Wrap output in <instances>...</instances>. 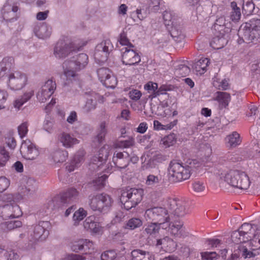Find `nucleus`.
<instances>
[{
  "instance_id": "nucleus-1",
  "label": "nucleus",
  "mask_w": 260,
  "mask_h": 260,
  "mask_svg": "<svg viewBox=\"0 0 260 260\" xmlns=\"http://www.w3.org/2000/svg\"><path fill=\"white\" fill-rule=\"evenodd\" d=\"M202 162L196 159L184 158L171 161L168 168V178L172 182H179L188 179L191 174Z\"/></svg>"
},
{
  "instance_id": "nucleus-2",
  "label": "nucleus",
  "mask_w": 260,
  "mask_h": 260,
  "mask_svg": "<svg viewBox=\"0 0 260 260\" xmlns=\"http://www.w3.org/2000/svg\"><path fill=\"white\" fill-rule=\"evenodd\" d=\"M202 162L196 159L184 158L171 161L168 168V178L172 182H179L188 179L191 174Z\"/></svg>"
},
{
  "instance_id": "nucleus-3",
  "label": "nucleus",
  "mask_w": 260,
  "mask_h": 260,
  "mask_svg": "<svg viewBox=\"0 0 260 260\" xmlns=\"http://www.w3.org/2000/svg\"><path fill=\"white\" fill-rule=\"evenodd\" d=\"M220 178L233 187L246 190L250 185L249 178L244 172L231 170L221 174Z\"/></svg>"
},
{
  "instance_id": "nucleus-4",
  "label": "nucleus",
  "mask_w": 260,
  "mask_h": 260,
  "mask_svg": "<svg viewBox=\"0 0 260 260\" xmlns=\"http://www.w3.org/2000/svg\"><path fill=\"white\" fill-rule=\"evenodd\" d=\"M112 203L111 197L104 193L90 194L88 196L89 205L93 211L107 212L112 206Z\"/></svg>"
},
{
  "instance_id": "nucleus-5",
  "label": "nucleus",
  "mask_w": 260,
  "mask_h": 260,
  "mask_svg": "<svg viewBox=\"0 0 260 260\" xmlns=\"http://www.w3.org/2000/svg\"><path fill=\"white\" fill-rule=\"evenodd\" d=\"M239 36L244 42L254 43L260 38V19H253L249 26L247 25L241 27L238 31Z\"/></svg>"
},
{
  "instance_id": "nucleus-6",
  "label": "nucleus",
  "mask_w": 260,
  "mask_h": 260,
  "mask_svg": "<svg viewBox=\"0 0 260 260\" xmlns=\"http://www.w3.org/2000/svg\"><path fill=\"white\" fill-rule=\"evenodd\" d=\"M143 189L141 188H131L122 192L120 202L124 208L129 210L136 207L142 200Z\"/></svg>"
},
{
  "instance_id": "nucleus-7",
  "label": "nucleus",
  "mask_w": 260,
  "mask_h": 260,
  "mask_svg": "<svg viewBox=\"0 0 260 260\" xmlns=\"http://www.w3.org/2000/svg\"><path fill=\"white\" fill-rule=\"evenodd\" d=\"M147 219L154 221L161 225V228L166 229L170 225V217L168 215V211L162 207H153L148 209L145 213Z\"/></svg>"
},
{
  "instance_id": "nucleus-8",
  "label": "nucleus",
  "mask_w": 260,
  "mask_h": 260,
  "mask_svg": "<svg viewBox=\"0 0 260 260\" xmlns=\"http://www.w3.org/2000/svg\"><path fill=\"white\" fill-rule=\"evenodd\" d=\"M113 46L110 40H106L98 44L95 48L94 57L99 62H104L108 59Z\"/></svg>"
},
{
  "instance_id": "nucleus-9",
  "label": "nucleus",
  "mask_w": 260,
  "mask_h": 260,
  "mask_svg": "<svg viewBox=\"0 0 260 260\" xmlns=\"http://www.w3.org/2000/svg\"><path fill=\"white\" fill-rule=\"evenodd\" d=\"M26 75L20 72L11 73L8 76V85L13 90H20L26 84Z\"/></svg>"
},
{
  "instance_id": "nucleus-10",
  "label": "nucleus",
  "mask_w": 260,
  "mask_h": 260,
  "mask_svg": "<svg viewBox=\"0 0 260 260\" xmlns=\"http://www.w3.org/2000/svg\"><path fill=\"white\" fill-rule=\"evenodd\" d=\"M75 51L74 44L68 41L59 40L56 43L54 49V54L56 58L62 59L67 57Z\"/></svg>"
},
{
  "instance_id": "nucleus-11",
  "label": "nucleus",
  "mask_w": 260,
  "mask_h": 260,
  "mask_svg": "<svg viewBox=\"0 0 260 260\" xmlns=\"http://www.w3.org/2000/svg\"><path fill=\"white\" fill-rule=\"evenodd\" d=\"M56 88V83L52 79L46 81L37 93V99L41 103L45 102L54 93Z\"/></svg>"
},
{
  "instance_id": "nucleus-12",
  "label": "nucleus",
  "mask_w": 260,
  "mask_h": 260,
  "mask_svg": "<svg viewBox=\"0 0 260 260\" xmlns=\"http://www.w3.org/2000/svg\"><path fill=\"white\" fill-rule=\"evenodd\" d=\"M99 80L107 88H114L117 84L116 78L112 74L111 71L106 68H102L97 70Z\"/></svg>"
},
{
  "instance_id": "nucleus-13",
  "label": "nucleus",
  "mask_w": 260,
  "mask_h": 260,
  "mask_svg": "<svg viewBox=\"0 0 260 260\" xmlns=\"http://www.w3.org/2000/svg\"><path fill=\"white\" fill-rule=\"evenodd\" d=\"M20 209L15 203L7 204L0 206V216L4 219L9 218H17L21 215Z\"/></svg>"
},
{
  "instance_id": "nucleus-14",
  "label": "nucleus",
  "mask_w": 260,
  "mask_h": 260,
  "mask_svg": "<svg viewBox=\"0 0 260 260\" xmlns=\"http://www.w3.org/2000/svg\"><path fill=\"white\" fill-rule=\"evenodd\" d=\"M20 151L24 158L29 160L35 159L39 155V150L29 140H25L22 143Z\"/></svg>"
},
{
  "instance_id": "nucleus-15",
  "label": "nucleus",
  "mask_w": 260,
  "mask_h": 260,
  "mask_svg": "<svg viewBox=\"0 0 260 260\" xmlns=\"http://www.w3.org/2000/svg\"><path fill=\"white\" fill-rule=\"evenodd\" d=\"M112 161L118 168L124 169L130 162L129 154L126 151L115 152L113 154Z\"/></svg>"
},
{
  "instance_id": "nucleus-16",
  "label": "nucleus",
  "mask_w": 260,
  "mask_h": 260,
  "mask_svg": "<svg viewBox=\"0 0 260 260\" xmlns=\"http://www.w3.org/2000/svg\"><path fill=\"white\" fill-rule=\"evenodd\" d=\"M168 205L171 214L177 217L183 216L186 214V210L182 203L175 199H170Z\"/></svg>"
},
{
  "instance_id": "nucleus-17",
  "label": "nucleus",
  "mask_w": 260,
  "mask_h": 260,
  "mask_svg": "<svg viewBox=\"0 0 260 260\" xmlns=\"http://www.w3.org/2000/svg\"><path fill=\"white\" fill-rule=\"evenodd\" d=\"M125 49L122 56V61L124 64L132 66L137 64L141 61L140 56L134 50L128 49L127 48Z\"/></svg>"
},
{
  "instance_id": "nucleus-18",
  "label": "nucleus",
  "mask_w": 260,
  "mask_h": 260,
  "mask_svg": "<svg viewBox=\"0 0 260 260\" xmlns=\"http://www.w3.org/2000/svg\"><path fill=\"white\" fill-rule=\"evenodd\" d=\"M79 192L77 189L71 187L68 188L60 197V203L62 204L71 203L78 199Z\"/></svg>"
},
{
  "instance_id": "nucleus-19",
  "label": "nucleus",
  "mask_w": 260,
  "mask_h": 260,
  "mask_svg": "<svg viewBox=\"0 0 260 260\" xmlns=\"http://www.w3.org/2000/svg\"><path fill=\"white\" fill-rule=\"evenodd\" d=\"M171 233L177 237H185L187 236L188 233L186 231L183 223L180 221H175L170 223Z\"/></svg>"
},
{
  "instance_id": "nucleus-20",
  "label": "nucleus",
  "mask_w": 260,
  "mask_h": 260,
  "mask_svg": "<svg viewBox=\"0 0 260 260\" xmlns=\"http://www.w3.org/2000/svg\"><path fill=\"white\" fill-rule=\"evenodd\" d=\"M99 94L94 92H91L87 98L85 104L83 106V112L88 113L96 108V102Z\"/></svg>"
},
{
  "instance_id": "nucleus-21",
  "label": "nucleus",
  "mask_w": 260,
  "mask_h": 260,
  "mask_svg": "<svg viewBox=\"0 0 260 260\" xmlns=\"http://www.w3.org/2000/svg\"><path fill=\"white\" fill-rule=\"evenodd\" d=\"M47 221H41L34 228V234L35 240H44L48 236L49 232L45 229V226L48 225Z\"/></svg>"
},
{
  "instance_id": "nucleus-22",
  "label": "nucleus",
  "mask_w": 260,
  "mask_h": 260,
  "mask_svg": "<svg viewBox=\"0 0 260 260\" xmlns=\"http://www.w3.org/2000/svg\"><path fill=\"white\" fill-rule=\"evenodd\" d=\"M157 87L158 86L157 83L152 82H149L145 85V89L148 90V92L151 93V94L149 96V98L153 99L161 95L164 96L165 98H168L169 95L167 92H162L159 90H157Z\"/></svg>"
},
{
  "instance_id": "nucleus-23",
  "label": "nucleus",
  "mask_w": 260,
  "mask_h": 260,
  "mask_svg": "<svg viewBox=\"0 0 260 260\" xmlns=\"http://www.w3.org/2000/svg\"><path fill=\"white\" fill-rule=\"evenodd\" d=\"M50 156L55 163H62L68 158V152L64 150L56 149L51 152Z\"/></svg>"
},
{
  "instance_id": "nucleus-24",
  "label": "nucleus",
  "mask_w": 260,
  "mask_h": 260,
  "mask_svg": "<svg viewBox=\"0 0 260 260\" xmlns=\"http://www.w3.org/2000/svg\"><path fill=\"white\" fill-rule=\"evenodd\" d=\"M228 22L224 16L218 17L214 24L213 29L215 31L218 32L220 35H226L225 32L229 29L226 26Z\"/></svg>"
},
{
  "instance_id": "nucleus-25",
  "label": "nucleus",
  "mask_w": 260,
  "mask_h": 260,
  "mask_svg": "<svg viewBox=\"0 0 260 260\" xmlns=\"http://www.w3.org/2000/svg\"><path fill=\"white\" fill-rule=\"evenodd\" d=\"M84 154L85 152L83 150H80L75 154L70 165L67 167L70 172L73 171L75 168L80 166L83 161Z\"/></svg>"
},
{
  "instance_id": "nucleus-26",
  "label": "nucleus",
  "mask_w": 260,
  "mask_h": 260,
  "mask_svg": "<svg viewBox=\"0 0 260 260\" xmlns=\"http://www.w3.org/2000/svg\"><path fill=\"white\" fill-rule=\"evenodd\" d=\"M214 33L215 36L211 41L210 46L215 49L222 48L228 42L227 39L225 38V35H220L217 31Z\"/></svg>"
},
{
  "instance_id": "nucleus-27",
  "label": "nucleus",
  "mask_w": 260,
  "mask_h": 260,
  "mask_svg": "<svg viewBox=\"0 0 260 260\" xmlns=\"http://www.w3.org/2000/svg\"><path fill=\"white\" fill-rule=\"evenodd\" d=\"M109 146H104L101 148L99 151L98 156H94L92 158V162L93 164L98 165V162H101V164L98 165L99 166L103 162H104L108 158L109 156Z\"/></svg>"
},
{
  "instance_id": "nucleus-28",
  "label": "nucleus",
  "mask_w": 260,
  "mask_h": 260,
  "mask_svg": "<svg viewBox=\"0 0 260 260\" xmlns=\"http://www.w3.org/2000/svg\"><path fill=\"white\" fill-rule=\"evenodd\" d=\"M60 141L66 148L73 147L79 143L78 140L70 134L63 133L60 135Z\"/></svg>"
},
{
  "instance_id": "nucleus-29",
  "label": "nucleus",
  "mask_w": 260,
  "mask_h": 260,
  "mask_svg": "<svg viewBox=\"0 0 260 260\" xmlns=\"http://www.w3.org/2000/svg\"><path fill=\"white\" fill-rule=\"evenodd\" d=\"M84 248L93 249L92 242L86 239H81L74 242L72 246V250L76 252L81 250Z\"/></svg>"
},
{
  "instance_id": "nucleus-30",
  "label": "nucleus",
  "mask_w": 260,
  "mask_h": 260,
  "mask_svg": "<svg viewBox=\"0 0 260 260\" xmlns=\"http://www.w3.org/2000/svg\"><path fill=\"white\" fill-rule=\"evenodd\" d=\"M14 62L12 57H6L0 62V79L6 74L7 70L11 69Z\"/></svg>"
},
{
  "instance_id": "nucleus-31",
  "label": "nucleus",
  "mask_w": 260,
  "mask_h": 260,
  "mask_svg": "<svg viewBox=\"0 0 260 260\" xmlns=\"http://www.w3.org/2000/svg\"><path fill=\"white\" fill-rule=\"evenodd\" d=\"M132 260H153V257L149 252L140 249L134 250L131 252Z\"/></svg>"
},
{
  "instance_id": "nucleus-32",
  "label": "nucleus",
  "mask_w": 260,
  "mask_h": 260,
  "mask_svg": "<svg viewBox=\"0 0 260 260\" xmlns=\"http://www.w3.org/2000/svg\"><path fill=\"white\" fill-rule=\"evenodd\" d=\"M208 63L209 60L207 58H201L193 64V69L197 74L202 75L206 72Z\"/></svg>"
},
{
  "instance_id": "nucleus-33",
  "label": "nucleus",
  "mask_w": 260,
  "mask_h": 260,
  "mask_svg": "<svg viewBox=\"0 0 260 260\" xmlns=\"http://www.w3.org/2000/svg\"><path fill=\"white\" fill-rule=\"evenodd\" d=\"M92 217H88L83 222L84 228L90 232L94 233H99L101 231V228L99 223L93 221Z\"/></svg>"
},
{
  "instance_id": "nucleus-34",
  "label": "nucleus",
  "mask_w": 260,
  "mask_h": 260,
  "mask_svg": "<svg viewBox=\"0 0 260 260\" xmlns=\"http://www.w3.org/2000/svg\"><path fill=\"white\" fill-rule=\"evenodd\" d=\"M34 95V91L31 90L25 92L23 95L18 97L14 102V107L19 110L21 107L26 102L30 99Z\"/></svg>"
},
{
  "instance_id": "nucleus-35",
  "label": "nucleus",
  "mask_w": 260,
  "mask_h": 260,
  "mask_svg": "<svg viewBox=\"0 0 260 260\" xmlns=\"http://www.w3.org/2000/svg\"><path fill=\"white\" fill-rule=\"evenodd\" d=\"M215 94L214 100L218 101L219 104L224 108L228 106L231 100V95L229 93L217 91Z\"/></svg>"
},
{
  "instance_id": "nucleus-36",
  "label": "nucleus",
  "mask_w": 260,
  "mask_h": 260,
  "mask_svg": "<svg viewBox=\"0 0 260 260\" xmlns=\"http://www.w3.org/2000/svg\"><path fill=\"white\" fill-rule=\"evenodd\" d=\"M162 182L161 176L160 174H149L146 179L145 184L150 187H157Z\"/></svg>"
},
{
  "instance_id": "nucleus-37",
  "label": "nucleus",
  "mask_w": 260,
  "mask_h": 260,
  "mask_svg": "<svg viewBox=\"0 0 260 260\" xmlns=\"http://www.w3.org/2000/svg\"><path fill=\"white\" fill-rule=\"evenodd\" d=\"M169 31L175 41L180 42L184 40V35L183 34L180 26H177L175 24L172 25Z\"/></svg>"
},
{
  "instance_id": "nucleus-38",
  "label": "nucleus",
  "mask_w": 260,
  "mask_h": 260,
  "mask_svg": "<svg viewBox=\"0 0 260 260\" xmlns=\"http://www.w3.org/2000/svg\"><path fill=\"white\" fill-rule=\"evenodd\" d=\"M161 225L155 222H150L144 226V233L148 235L154 236L158 233Z\"/></svg>"
},
{
  "instance_id": "nucleus-39",
  "label": "nucleus",
  "mask_w": 260,
  "mask_h": 260,
  "mask_svg": "<svg viewBox=\"0 0 260 260\" xmlns=\"http://www.w3.org/2000/svg\"><path fill=\"white\" fill-rule=\"evenodd\" d=\"M226 141L229 146L235 147L239 145L241 141L240 135L236 132H234L232 134L229 135L226 138Z\"/></svg>"
},
{
  "instance_id": "nucleus-40",
  "label": "nucleus",
  "mask_w": 260,
  "mask_h": 260,
  "mask_svg": "<svg viewBox=\"0 0 260 260\" xmlns=\"http://www.w3.org/2000/svg\"><path fill=\"white\" fill-rule=\"evenodd\" d=\"M242 234L246 237L249 238V241L252 238V235L253 234V225L248 223H244L242 224L239 228Z\"/></svg>"
},
{
  "instance_id": "nucleus-41",
  "label": "nucleus",
  "mask_w": 260,
  "mask_h": 260,
  "mask_svg": "<svg viewBox=\"0 0 260 260\" xmlns=\"http://www.w3.org/2000/svg\"><path fill=\"white\" fill-rule=\"evenodd\" d=\"M143 224L142 220L139 218H132L129 219L124 226V229L133 230L141 227Z\"/></svg>"
},
{
  "instance_id": "nucleus-42",
  "label": "nucleus",
  "mask_w": 260,
  "mask_h": 260,
  "mask_svg": "<svg viewBox=\"0 0 260 260\" xmlns=\"http://www.w3.org/2000/svg\"><path fill=\"white\" fill-rule=\"evenodd\" d=\"M231 239L234 243L236 244L244 243L249 241V238H245L239 229L232 232Z\"/></svg>"
},
{
  "instance_id": "nucleus-43",
  "label": "nucleus",
  "mask_w": 260,
  "mask_h": 260,
  "mask_svg": "<svg viewBox=\"0 0 260 260\" xmlns=\"http://www.w3.org/2000/svg\"><path fill=\"white\" fill-rule=\"evenodd\" d=\"M36 36L41 39H45L48 38L51 35V31L49 28L45 25H42L40 26L38 30L37 28L35 29Z\"/></svg>"
},
{
  "instance_id": "nucleus-44",
  "label": "nucleus",
  "mask_w": 260,
  "mask_h": 260,
  "mask_svg": "<svg viewBox=\"0 0 260 260\" xmlns=\"http://www.w3.org/2000/svg\"><path fill=\"white\" fill-rule=\"evenodd\" d=\"M192 187L194 193L198 195H202L205 193L207 190L206 185L203 182L197 181L193 182Z\"/></svg>"
},
{
  "instance_id": "nucleus-45",
  "label": "nucleus",
  "mask_w": 260,
  "mask_h": 260,
  "mask_svg": "<svg viewBox=\"0 0 260 260\" xmlns=\"http://www.w3.org/2000/svg\"><path fill=\"white\" fill-rule=\"evenodd\" d=\"M75 59V61L78 63L79 66L81 69H83L88 63V56L85 53H80L78 55L73 56Z\"/></svg>"
},
{
  "instance_id": "nucleus-46",
  "label": "nucleus",
  "mask_w": 260,
  "mask_h": 260,
  "mask_svg": "<svg viewBox=\"0 0 260 260\" xmlns=\"http://www.w3.org/2000/svg\"><path fill=\"white\" fill-rule=\"evenodd\" d=\"M231 6L232 8L231 19L232 21H237L240 19L241 16L240 9L237 7V3L235 2L231 3Z\"/></svg>"
},
{
  "instance_id": "nucleus-47",
  "label": "nucleus",
  "mask_w": 260,
  "mask_h": 260,
  "mask_svg": "<svg viewBox=\"0 0 260 260\" xmlns=\"http://www.w3.org/2000/svg\"><path fill=\"white\" fill-rule=\"evenodd\" d=\"M190 70L185 64H180L175 69L174 73L177 77H185L188 75Z\"/></svg>"
},
{
  "instance_id": "nucleus-48",
  "label": "nucleus",
  "mask_w": 260,
  "mask_h": 260,
  "mask_svg": "<svg viewBox=\"0 0 260 260\" xmlns=\"http://www.w3.org/2000/svg\"><path fill=\"white\" fill-rule=\"evenodd\" d=\"M163 19L166 26H172L176 24L175 16L170 11H165L164 12Z\"/></svg>"
},
{
  "instance_id": "nucleus-49",
  "label": "nucleus",
  "mask_w": 260,
  "mask_h": 260,
  "mask_svg": "<svg viewBox=\"0 0 260 260\" xmlns=\"http://www.w3.org/2000/svg\"><path fill=\"white\" fill-rule=\"evenodd\" d=\"M77 63L76 61H75V59L73 56L70 59H67L63 62L62 67L63 69L67 68L75 71H80L81 69Z\"/></svg>"
},
{
  "instance_id": "nucleus-50",
  "label": "nucleus",
  "mask_w": 260,
  "mask_h": 260,
  "mask_svg": "<svg viewBox=\"0 0 260 260\" xmlns=\"http://www.w3.org/2000/svg\"><path fill=\"white\" fill-rule=\"evenodd\" d=\"M10 158L9 153L4 146H0V168L4 167Z\"/></svg>"
},
{
  "instance_id": "nucleus-51",
  "label": "nucleus",
  "mask_w": 260,
  "mask_h": 260,
  "mask_svg": "<svg viewBox=\"0 0 260 260\" xmlns=\"http://www.w3.org/2000/svg\"><path fill=\"white\" fill-rule=\"evenodd\" d=\"M107 178V176L103 175L101 177H99L95 180H93L91 182L94 189L95 190H100L105 185V182Z\"/></svg>"
},
{
  "instance_id": "nucleus-52",
  "label": "nucleus",
  "mask_w": 260,
  "mask_h": 260,
  "mask_svg": "<svg viewBox=\"0 0 260 260\" xmlns=\"http://www.w3.org/2000/svg\"><path fill=\"white\" fill-rule=\"evenodd\" d=\"M36 190V182L30 178H29L26 182V185L25 186V190L23 193L27 195L32 194Z\"/></svg>"
},
{
  "instance_id": "nucleus-53",
  "label": "nucleus",
  "mask_w": 260,
  "mask_h": 260,
  "mask_svg": "<svg viewBox=\"0 0 260 260\" xmlns=\"http://www.w3.org/2000/svg\"><path fill=\"white\" fill-rule=\"evenodd\" d=\"M240 250L242 251V256L245 258L254 257L259 254L257 250L253 249L252 251H250L244 246H241Z\"/></svg>"
},
{
  "instance_id": "nucleus-54",
  "label": "nucleus",
  "mask_w": 260,
  "mask_h": 260,
  "mask_svg": "<svg viewBox=\"0 0 260 260\" xmlns=\"http://www.w3.org/2000/svg\"><path fill=\"white\" fill-rule=\"evenodd\" d=\"M86 216V211L83 208H80L76 211L73 215L74 225H77L79 221L83 219Z\"/></svg>"
},
{
  "instance_id": "nucleus-55",
  "label": "nucleus",
  "mask_w": 260,
  "mask_h": 260,
  "mask_svg": "<svg viewBox=\"0 0 260 260\" xmlns=\"http://www.w3.org/2000/svg\"><path fill=\"white\" fill-rule=\"evenodd\" d=\"M134 144V140L132 138H128L125 140H118L115 144L116 147L119 148H128L133 146Z\"/></svg>"
},
{
  "instance_id": "nucleus-56",
  "label": "nucleus",
  "mask_w": 260,
  "mask_h": 260,
  "mask_svg": "<svg viewBox=\"0 0 260 260\" xmlns=\"http://www.w3.org/2000/svg\"><path fill=\"white\" fill-rule=\"evenodd\" d=\"M60 203V198H55L53 200L49 201L46 205L47 212H51L55 209L59 208L60 205L58 203Z\"/></svg>"
},
{
  "instance_id": "nucleus-57",
  "label": "nucleus",
  "mask_w": 260,
  "mask_h": 260,
  "mask_svg": "<svg viewBox=\"0 0 260 260\" xmlns=\"http://www.w3.org/2000/svg\"><path fill=\"white\" fill-rule=\"evenodd\" d=\"M18 7L16 6H12L8 3L5 4L3 9L4 18H8V17L6 16V14L11 12H12L13 14H14L18 11Z\"/></svg>"
},
{
  "instance_id": "nucleus-58",
  "label": "nucleus",
  "mask_w": 260,
  "mask_h": 260,
  "mask_svg": "<svg viewBox=\"0 0 260 260\" xmlns=\"http://www.w3.org/2000/svg\"><path fill=\"white\" fill-rule=\"evenodd\" d=\"M117 255L116 252L113 250H107L101 255L102 260H114Z\"/></svg>"
},
{
  "instance_id": "nucleus-59",
  "label": "nucleus",
  "mask_w": 260,
  "mask_h": 260,
  "mask_svg": "<svg viewBox=\"0 0 260 260\" xmlns=\"http://www.w3.org/2000/svg\"><path fill=\"white\" fill-rule=\"evenodd\" d=\"M18 134L21 138L24 137L28 132V123L24 122L18 127Z\"/></svg>"
},
{
  "instance_id": "nucleus-60",
  "label": "nucleus",
  "mask_w": 260,
  "mask_h": 260,
  "mask_svg": "<svg viewBox=\"0 0 260 260\" xmlns=\"http://www.w3.org/2000/svg\"><path fill=\"white\" fill-rule=\"evenodd\" d=\"M107 131L106 129V123L105 122H102L101 124L99 132L98 133L96 138L99 142H101L105 138L106 134Z\"/></svg>"
},
{
  "instance_id": "nucleus-61",
  "label": "nucleus",
  "mask_w": 260,
  "mask_h": 260,
  "mask_svg": "<svg viewBox=\"0 0 260 260\" xmlns=\"http://www.w3.org/2000/svg\"><path fill=\"white\" fill-rule=\"evenodd\" d=\"M5 225L8 230L10 231L15 228H19L22 225V223L19 220L6 222Z\"/></svg>"
},
{
  "instance_id": "nucleus-62",
  "label": "nucleus",
  "mask_w": 260,
  "mask_h": 260,
  "mask_svg": "<svg viewBox=\"0 0 260 260\" xmlns=\"http://www.w3.org/2000/svg\"><path fill=\"white\" fill-rule=\"evenodd\" d=\"M54 120L51 118L46 119L44 123V128L47 132L51 133L54 128Z\"/></svg>"
},
{
  "instance_id": "nucleus-63",
  "label": "nucleus",
  "mask_w": 260,
  "mask_h": 260,
  "mask_svg": "<svg viewBox=\"0 0 260 260\" xmlns=\"http://www.w3.org/2000/svg\"><path fill=\"white\" fill-rule=\"evenodd\" d=\"M201 256L203 259L206 260H215L218 254L215 252H204L201 253Z\"/></svg>"
},
{
  "instance_id": "nucleus-64",
  "label": "nucleus",
  "mask_w": 260,
  "mask_h": 260,
  "mask_svg": "<svg viewBox=\"0 0 260 260\" xmlns=\"http://www.w3.org/2000/svg\"><path fill=\"white\" fill-rule=\"evenodd\" d=\"M9 180L5 177H0V192L5 190L9 186Z\"/></svg>"
}]
</instances>
